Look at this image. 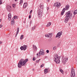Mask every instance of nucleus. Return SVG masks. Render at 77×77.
<instances>
[{
  "mask_svg": "<svg viewBox=\"0 0 77 77\" xmlns=\"http://www.w3.org/2000/svg\"><path fill=\"white\" fill-rule=\"evenodd\" d=\"M56 47L55 46L53 48V49L54 50H56Z\"/></svg>",
  "mask_w": 77,
  "mask_h": 77,
  "instance_id": "nucleus-30",
  "label": "nucleus"
},
{
  "mask_svg": "<svg viewBox=\"0 0 77 77\" xmlns=\"http://www.w3.org/2000/svg\"><path fill=\"white\" fill-rule=\"evenodd\" d=\"M8 20L9 21H10V20H11V17H8Z\"/></svg>",
  "mask_w": 77,
  "mask_h": 77,
  "instance_id": "nucleus-35",
  "label": "nucleus"
},
{
  "mask_svg": "<svg viewBox=\"0 0 77 77\" xmlns=\"http://www.w3.org/2000/svg\"><path fill=\"white\" fill-rule=\"evenodd\" d=\"M52 35H53V33H49V34H48V38H51L52 37Z\"/></svg>",
  "mask_w": 77,
  "mask_h": 77,
  "instance_id": "nucleus-14",
  "label": "nucleus"
},
{
  "mask_svg": "<svg viewBox=\"0 0 77 77\" xmlns=\"http://www.w3.org/2000/svg\"><path fill=\"white\" fill-rule=\"evenodd\" d=\"M20 4L21 5V3H22L23 2V0H20Z\"/></svg>",
  "mask_w": 77,
  "mask_h": 77,
  "instance_id": "nucleus-29",
  "label": "nucleus"
},
{
  "mask_svg": "<svg viewBox=\"0 0 77 77\" xmlns=\"http://www.w3.org/2000/svg\"><path fill=\"white\" fill-rule=\"evenodd\" d=\"M32 71H35V69H32Z\"/></svg>",
  "mask_w": 77,
  "mask_h": 77,
  "instance_id": "nucleus-48",
  "label": "nucleus"
},
{
  "mask_svg": "<svg viewBox=\"0 0 77 77\" xmlns=\"http://www.w3.org/2000/svg\"><path fill=\"white\" fill-rule=\"evenodd\" d=\"M73 14L74 15L77 14V10H76L74 11Z\"/></svg>",
  "mask_w": 77,
  "mask_h": 77,
  "instance_id": "nucleus-22",
  "label": "nucleus"
},
{
  "mask_svg": "<svg viewBox=\"0 0 77 77\" xmlns=\"http://www.w3.org/2000/svg\"><path fill=\"white\" fill-rule=\"evenodd\" d=\"M44 66V64H42L40 66L41 68H42V67Z\"/></svg>",
  "mask_w": 77,
  "mask_h": 77,
  "instance_id": "nucleus-31",
  "label": "nucleus"
},
{
  "mask_svg": "<svg viewBox=\"0 0 77 77\" xmlns=\"http://www.w3.org/2000/svg\"><path fill=\"white\" fill-rule=\"evenodd\" d=\"M25 46V45H24L23 46H21L20 48V49H21V50H24V47Z\"/></svg>",
  "mask_w": 77,
  "mask_h": 77,
  "instance_id": "nucleus-19",
  "label": "nucleus"
},
{
  "mask_svg": "<svg viewBox=\"0 0 77 77\" xmlns=\"http://www.w3.org/2000/svg\"><path fill=\"white\" fill-rule=\"evenodd\" d=\"M12 6L13 8H15V4H13Z\"/></svg>",
  "mask_w": 77,
  "mask_h": 77,
  "instance_id": "nucleus-34",
  "label": "nucleus"
},
{
  "mask_svg": "<svg viewBox=\"0 0 77 77\" xmlns=\"http://www.w3.org/2000/svg\"><path fill=\"white\" fill-rule=\"evenodd\" d=\"M2 4V0H0V5Z\"/></svg>",
  "mask_w": 77,
  "mask_h": 77,
  "instance_id": "nucleus-32",
  "label": "nucleus"
},
{
  "mask_svg": "<svg viewBox=\"0 0 77 77\" xmlns=\"http://www.w3.org/2000/svg\"><path fill=\"white\" fill-rule=\"evenodd\" d=\"M32 21H31L30 22V26H31V24H32Z\"/></svg>",
  "mask_w": 77,
  "mask_h": 77,
  "instance_id": "nucleus-39",
  "label": "nucleus"
},
{
  "mask_svg": "<svg viewBox=\"0 0 77 77\" xmlns=\"http://www.w3.org/2000/svg\"><path fill=\"white\" fill-rule=\"evenodd\" d=\"M18 33L17 32L16 34V35H15V37L16 38V37H17V35H18Z\"/></svg>",
  "mask_w": 77,
  "mask_h": 77,
  "instance_id": "nucleus-37",
  "label": "nucleus"
},
{
  "mask_svg": "<svg viewBox=\"0 0 77 77\" xmlns=\"http://www.w3.org/2000/svg\"><path fill=\"white\" fill-rule=\"evenodd\" d=\"M45 36L46 37H48V34H46L45 35Z\"/></svg>",
  "mask_w": 77,
  "mask_h": 77,
  "instance_id": "nucleus-33",
  "label": "nucleus"
},
{
  "mask_svg": "<svg viewBox=\"0 0 77 77\" xmlns=\"http://www.w3.org/2000/svg\"><path fill=\"white\" fill-rule=\"evenodd\" d=\"M15 2H17V1H18V0H14Z\"/></svg>",
  "mask_w": 77,
  "mask_h": 77,
  "instance_id": "nucleus-50",
  "label": "nucleus"
},
{
  "mask_svg": "<svg viewBox=\"0 0 77 77\" xmlns=\"http://www.w3.org/2000/svg\"><path fill=\"white\" fill-rule=\"evenodd\" d=\"M40 60H41V59H40L39 60H36V63H38V62H39V61H40Z\"/></svg>",
  "mask_w": 77,
  "mask_h": 77,
  "instance_id": "nucleus-27",
  "label": "nucleus"
},
{
  "mask_svg": "<svg viewBox=\"0 0 77 77\" xmlns=\"http://www.w3.org/2000/svg\"><path fill=\"white\" fill-rule=\"evenodd\" d=\"M33 11H32V10H31L30 11V12H31V13H32V12Z\"/></svg>",
  "mask_w": 77,
  "mask_h": 77,
  "instance_id": "nucleus-44",
  "label": "nucleus"
},
{
  "mask_svg": "<svg viewBox=\"0 0 77 77\" xmlns=\"http://www.w3.org/2000/svg\"><path fill=\"white\" fill-rule=\"evenodd\" d=\"M32 49L33 50L35 51H37V50H38V48H37V47H36V45H32Z\"/></svg>",
  "mask_w": 77,
  "mask_h": 77,
  "instance_id": "nucleus-10",
  "label": "nucleus"
},
{
  "mask_svg": "<svg viewBox=\"0 0 77 77\" xmlns=\"http://www.w3.org/2000/svg\"><path fill=\"white\" fill-rule=\"evenodd\" d=\"M60 72L62 73V74H63V70L61 69L60 70Z\"/></svg>",
  "mask_w": 77,
  "mask_h": 77,
  "instance_id": "nucleus-23",
  "label": "nucleus"
},
{
  "mask_svg": "<svg viewBox=\"0 0 77 77\" xmlns=\"http://www.w3.org/2000/svg\"><path fill=\"white\" fill-rule=\"evenodd\" d=\"M70 76L71 77H76L75 76V72L74 71V69H73V67H72L71 69Z\"/></svg>",
  "mask_w": 77,
  "mask_h": 77,
  "instance_id": "nucleus-5",
  "label": "nucleus"
},
{
  "mask_svg": "<svg viewBox=\"0 0 77 77\" xmlns=\"http://www.w3.org/2000/svg\"><path fill=\"white\" fill-rule=\"evenodd\" d=\"M24 38V35H21L20 37V40H22Z\"/></svg>",
  "mask_w": 77,
  "mask_h": 77,
  "instance_id": "nucleus-20",
  "label": "nucleus"
},
{
  "mask_svg": "<svg viewBox=\"0 0 77 77\" xmlns=\"http://www.w3.org/2000/svg\"><path fill=\"white\" fill-rule=\"evenodd\" d=\"M44 51V50L42 49H41L40 50V51L37 54H36L37 56H38V54H39V56L42 55H44V54H45V53Z\"/></svg>",
  "mask_w": 77,
  "mask_h": 77,
  "instance_id": "nucleus-6",
  "label": "nucleus"
},
{
  "mask_svg": "<svg viewBox=\"0 0 77 77\" xmlns=\"http://www.w3.org/2000/svg\"><path fill=\"white\" fill-rule=\"evenodd\" d=\"M36 27V26H34L33 27H32V30H35V28Z\"/></svg>",
  "mask_w": 77,
  "mask_h": 77,
  "instance_id": "nucleus-24",
  "label": "nucleus"
},
{
  "mask_svg": "<svg viewBox=\"0 0 77 77\" xmlns=\"http://www.w3.org/2000/svg\"><path fill=\"white\" fill-rule=\"evenodd\" d=\"M51 22H50L49 23H48L47 24V25H46V27H48V26H50L51 25Z\"/></svg>",
  "mask_w": 77,
  "mask_h": 77,
  "instance_id": "nucleus-17",
  "label": "nucleus"
},
{
  "mask_svg": "<svg viewBox=\"0 0 77 77\" xmlns=\"http://www.w3.org/2000/svg\"><path fill=\"white\" fill-rule=\"evenodd\" d=\"M27 3H25L23 5V8H26L27 7Z\"/></svg>",
  "mask_w": 77,
  "mask_h": 77,
  "instance_id": "nucleus-15",
  "label": "nucleus"
},
{
  "mask_svg": "<svg viewBox=\"0 0 77 77\" xmlns=\"http://www.w3.org/2000/svg\"><path fill=\"white\" fill-rule=\"evenodd\" d=\"M46 52H47V53H49V50H47L46 51Z\"/></svg>",
  "mask_w": 77,
  "mask_h": 77,
  "instance_id": "nucleus-38",
  "label": "nucleus"
},
{
  "mask_svg": "<svg viewBox=\"0 0 77 77\" xmlns=\"http://www.w3.org/2000/svg\"><path fill=\"white\" fill-rule=\"evenodd\" d=\"M27 46L26 45L24 46V50L25 51L26 50V49H27Z\"/></svg>",
  "mask_w": 77,
  "mask_h": 77,
  "instance_id": "nucleus-21",
  "label": "nucleus"
},
{
  "mask_svg": "<svg viewBox=\"0 0 77 77\" xmlns=\"http://www.w3.org/2000/svg\"><path fill=\"white\" fill-rule=\"evenodd\" d=\"M49 9V7H48L47 8V11H48V10Z\"/></svg>",
  "mask_w": 77,
  "mask_h": 77,
  "instance_id": "nucleus-43",
  "label": "nucleus"
},
{
  "mask_svg": "<svg viewBox=\"0 0 77 77\" xmlns=\"http://www.w3.org/2000/svg\"><path fill=\"white\" fill-rule=\"evenodd\" d=\"M60 3H59V5L58 4V2H56V3H55L54 6H57V8H59L60 7Z\"/></svg>",
  "mask_w": 77,
  "mask_h": 77,
  "instance_id": "nucleus-11",
  "label": "nucleus"
},
{
  "mask_svg": "<svg viewBox=\"0 0 77 77\" xmlns=\"http://www.w3.org/2000/svg\"><path fill=\"white\" fill-rule=\"evenodd\" d=\"M19 29H20V28L18 27L17 28V32L18 33L19 32Z\"/></svg>",
  "mask_w": 77,
  "mask_h": 77,
  "instance_id": "nucleus-28",
  "label": "nucleus"
},
{
  "mask_svg": "<svg viewBox=\"0 0 77 77\" xmlns=\"http://www.w3.org/2000/svg\"><path fill=\"white\" fill-rule=\"evenodd\" d=\"M40 10H38L37 11L38 17H42V9L44 8V6L41 5H40Z\"/></svg>",
  "mask_w": 77,
  "mask_h": 77,
  "instance_id": "nucleus-3",
  "label": "nucleus"
},
{
  "mask_svg": "<svg viewBox=\"0 0 77 77\" xmlns=\"http://www.w3.org/2000/svg\"><path fill=\"white\" fill-rule=\"evenodd\" d=\"M62 35V32L61 31L60 32H59L57 34V35H56V38H57L58 37V38H60V36Z\"/></svg>",
  "mask_w": 77,
  "mask_h": 77,
  "instance_id": "nucleus-8",
  "label": "nucleus"
},
{
  "mask_svg": "<svg viewBox=\"0 0 77 77\" xmlns=\"http://www.w3.org/2000/svg\"><path fill=\"white\" fill-rule=\"evenodd\" d=\"M2 20L1 19H0V22H2Z\"/></svg>",
  "mask_w": 77,
  "mask_h": 77,
  "instance_id": "nucleus-47",
  "label": "nucleus"
},
{
  "mask_svg": "<svg viewBox=\"0 0 77 77\" xmlns=\"http://www.w3.org/2000/svg\"><path fill=\"white\" fill-rule=\"evenodd\" d=\"M54 60L56 63H60V58L58 57V56L56 54H55L54 55Z\"/></svg>",
  "mask_w": 77,
  "mask_h": 77,
  "instance_id": "nucleus-4",
  "label": "nucleus"
},
{
  "mask_svg": "<svg viewBox=\"0 0 77 77\" xmlns=\"http://www.w3.org/2000/svg\"><path fill=\"white\" fill-rule=\"evenodd\" d=\"M11 14L9 13V14H8V17L11 18Z\"/></svg>",
  "mask_w": 77,
  "mask_h": 77,
  "instance_id": "nucleus-26",
  "label": "nucleus"
},
{
  "mask_svg": "<svg viewBox=\"0 0 77 77\" xmlns=\"http://www.w3.org/2000/svg\"><path fill=\"white\" fill-rule=\"evenodd\" d=\"M49 68H47V69H46L47 71H48V70L49 69Z\"/></svg>",
  "mask_w": 77,
  "mask_h": 77,
  "instance_id": "nucleus-42",
  "label": "nucleus"
},
{
  "mask_svg": "<svg viewBox=\"0 0 77 77\" xmlns=\"http://www.w3.org/2000/svg\"><path fill=\"white\" fill-rule=\"evenodd\" d=\"M36 60V58H35V57H33L32 59V60L33 61H35Z\"/></svg>",
  "mask_w": 77,
  "mask_h": 77,
  "instance_id": "nucleus-36",
  "label": "nucleus"
},
{
  "mask_svg": "<svg viewBox=\"0 0 77 77\" xmlns=\"http://www.w3.org/2000/svg\"><path fill=\"white\" fill-rule=\"evenodd\" d=\"M74 17H75V15H74L73 16V17L74 18Z\"/></svg>",
  "mask_w": 77,
  "mask_h": 77,
  "instance_id": "nucleus-51",
  "label": "nucleus"
},
{
  "mask_svg": "<svg viewBox=\"0 0 77 77\" xmlns=\"http://www.w3.org/2000/svg\"><path fill=\"white\" fill-rule=\"evenodd\" d=\"M3 27V25H0V28H1V27Z\"/></svg>",
  "mask_w": 77,
  "mask_h": 77,
  "instance_id": "nucleus-40",
  "label": "nucleus"
},
{
  "mask_svg": "<svg viewBox=\"0 0 77 77\" xmlns=\"http://www.w3.org/2000/svg\"><path fill=\"white\" fill-rule=\"evenodd\" d=\"M44 72L45 74H46V73H47V72H48V70H47V69H45L44 70Z\"/></svg>",
  "mask_w": 77,
  "mask_h": 77,
  "instance_id": "nucleus-18",
  "label": "nucleus"
},
{
  "mask_svg": "<svg viewBox=\"0 0 77 77\" xmlns=\"http://www.w3.org/2000/svg\"><path fill=\"white\" fill-rule=\"evenodd\" d=\"M18 16H14V18H14V19H18Z\"/></svg>",
  "mask_w": 77,
  "mask_h": 77,
  "instance_id": "nucleus-25",
  "label": "nucleus"
},
{
  "mask_svg": "<svg viewBox=\"0 0 77 77\" xmlns=\"http://www.w3.org/2000/svg\"><path fill=\"white\" fill-rule=\"evenodd\" d=\"M2 43V41H0V44H1Z\"/></svg>",
  "mask_w": 77,
  "mask_h": 77,
  "instance_id": "nucleus-45",
  "label": "nucleus"
},
{
  "mask_svg": "<svg viewBox=\"0 0 77 77\" xmlns=\"http://www.w3.org/2000/svg\"><path fill=\"white\" fill-rule=\"evenodd\" d=\"M69 5H67L66 6V10H68V9H69Z\"/></svg>",
  "mask_w": 77,
  "mask_h": 77,
  "instance_id": "nucleus-16",
  "label": "nucleus"
},
{
  "mask_svg": "<svg viewBox=\"0 0 77 77\" xmlns=\"http://www.w3.org/2000/svg\"><path fill=\"white\" fill-rule=\"evenodd\" d=\"M66 17H65V19L64 20V22L65 23H68L69 20V19L70 20L72 19V14H71V12L70 11L67 12L66 14Z\"/></svg>",
  "mask_w": 77,
  "mask_h": 77,
  "instance_id": "nucleus-2",
  "label": "nucleus"
},
{
  "mask_svg": "<svg viewBox=\"0 0 77 77\" xmlns=\"http://www.w3.org/2000/svg\"><path fill=\"white\" fill-rule=\"evenodd\" d=\"M29 61V59L26 58L25 60L23 59L20 60L19 63L18 64V68H21L22 66H26V63Z\"/></svg>",
  "mask_w": 77,
  "mask_h": 77,
  "instance_id": "nucleus-1",
  "label": "nucleus"
},
{
  "mask_svg": "<svg viewBox=\"0 0 77 77\" xmlns=\"http://www.w3.org/2000/svg\"><path fill=\"white\" fill-rule=\"evenodd\" d=\"M6 9L8 12L11 11V6L9 5H8L7 6Z\"/></svg>",
  "mask_w": 77,
  "mask_h": 77,
  "instance_id": "nucleus-9",
  "label": "nucleus"
},
{
  "mask_svg": "<svg viewBox=\"0 0 77 77\" xmlns=\"http://www.w3.org/2000/svg\"><path fill=\"white\" fill-rule=\"evenodd\" d=\"M65 10L66 9H65V8H64L63 10H62V11L61 12V14L62 15H63V14H64V13L65 12Z\"/></svg>",
  "mask_w": 77,
  "mask_h": 77,
  "instance_id": "nucleus-13",
  "label": "nucleus"
},
{
  "mask_svg": "<svg viewBox=\"0 0 77 77\" xmlns=\"http://www.w3.org/2000/svg\"><path fill=\"white\" fill-rule=\"evenodd\" d=\"M29 14H31V13L30 12Z\"/></svg>",
  "mask_w": 77,
  "mask_h": 77,
  "instance_id": "nucleus-52",
  "label": "nucleus"
},
{
  "mask_svg": "<svg viewBox=\"0 0 77 77\" xmlns=\"http://www.w3.org/2000/svg\"><path fill=\"white\" fill-rule=\"evenodd\" d=\"M29 18H31V15H30L29 17Z\"/></svg>",
  "mask_w": 77,
  "mask_h": 77,
  "instance_id": "nucleus-41",
  "label": "nucleus"
},
{
  "mask_svg": "<svg viewBox=\"0 0 77 77\" xmlns=\"http://www.w3.org/2000/svg\"><path fill=\"white\" fill-rule=\"evenodd\" d=\"M47 2H50V0H47Z\"/></svg>",
  "mask_w": 77,
  "mask_h": 77,
  "instance_id": "nucleus-46",
  "label": "nucleus"
},
{
  "mask_svg": "<svg viewBox=\"0 0 77 77\" xmlns=\"http://www.w3.org/2000/svg\"><path fill=\"white\" fill-rule=\"evenodd\" d=\"M62 62H63V65H65L66 61L68 60V58L66 57L64 58L63 57H62Z\"/></svg>",
  "mask_w": 77,
  "mask_h": 77,
  "instance_id": "nucleus-7",
  "label": "nucleus"
},
{
  "mask_svg": "<svg viewBox=\"0 0 77 77\" xmlns=\"http://www.w3.org/2000/svg\"><path fill=\"white\" fill-rule=\"evenodd\" d=\"M15 22V20L13 18L11 19V25H13L14 24V22Z\"/></svg>",
  "mask_w": 77,
  "mask_h": 77,
  "instance_id": "nucleus-12",
  "label": "nucleus"
},
{
  "mask_svg": "<svg viewBox=\"0 0 77 77\" xmlns=\"http://www.w3.org/2000/svg\"><path fill=\"white\" fill-rule=\"evenodd\" d=\"M70 23H69V25H70Z\"/></svg>",
  "mask_w": 77,
  "mask_h": 77,
  "instance_id": "nucleus-49",
  "label": "nucleus"
}]
</instances>
